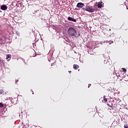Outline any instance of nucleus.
I'll return each mask as SVG.
<instances>
[{"label": "nucleus", "mask_w": 128, "mask_h": 128, "mask_svg": "<svg viewBox=\"0 0 128 128\" xmlns=\"http://www.w3.org/2000/svg\"><path fill=\"white\" fill-rule=\"evenodd\" d=\"M104 100L106 102H108V99L106 98L105 96H104Z\"/></svg>", "instance_id": "10"}, {"label": "nucleus", "mask_w": 128, "mask_h": 128, "mask_svg": "<svg viewBox=\"0 0 128 128\" xmlns=\"http://www.w3.org/2000/svg\"><path fill=\"white\" fill-rule=\"evenodd\" d=\"M128 78L126 79V78L125 80L126 82H128V77L127 76Z\"/></svg>", "instance_id": "16"}, {"label": "nucleus", "mask_w": 128, "mask_h": 128, "mask_svg": "<svg viewBox=\"0 0 128 128\" xmlns=\"http://www.w3.org/2000/svg\"><path fill=\"white\" fill-rule=\"evenodd\" d=\"M18 82V79L16 80V84H17Z\"/></svg>", "instance_id": "15"}, {"label": "nucleus", "mask_w": 128, "mask_h": 128, "mask_svg": "<svg viewBox=\"0 0 128 128\" xmlns=\"http://www.w3.org/2000/svg\"><path fill=\"white\" fill-rule=\"evenodd\" d=\"M86 12H94V8H91L90 6H88Z\"/></svg>", "instance_id": "2"}, {"label": "nucleus", "mask_w": 128, "mask_h": 128, "mask_svg": "<svg viewBox=\"0 0 128 128\" xmlns=\"http://www.w3.org/2000/svg\"><path fill=\"white\" fill-rule=\"evenodd\" d=\"M90 86H92L91 84H88V88H90Z\"/></svg>", "instance_id": "19"}, {"label": "nucleus", "mask_w": 128, "mask_h": 128, "mask_svg": "<svg viewBox=\"0 0 128 128\" xmlns=\"http://www.w3.org/2000/svg\"><path fill=\"white\" fill-rule=\"evenodd\" d=\"M109 30H112L110 29Z\"/></svg>", "instance_id": "24"}, {"label": "nucleus", "mask_w": 128, "mask_h": 128, "mask_svg": "<svg viewBox=\"0 0 128 128\" xmlns=\"http://www.w3.org/2000/svg\"><path fill=\"white\" fill-rule=\"evenodd\" d=\"M84 3L79 2L77 4L76 7L78 8H84Z\"/></svg>", "instance_id": "3"}, {"label": "nucleus", "mask_w": 128, "mask_h": 128, "mask_svg": "<svg viewBox=\"0 0 128 128\" xmlns=\"http://www.w3.org/2000/svg\"><path fill=\"white\" fill-rule=\"evenodd\" d=\"M122 71L124 72H126V69L125 68H122Z\"/></svg>", "instance_id": "12"}, {"label": "nucleus", "mask_w": 128, "mask_h": 128, "mask_svg": "<svg viewBox=\"0 0 128 128\" xmlns=\"http://www.w3.org/2000/svg\"><path fill=\"white\" fill-rule=\"evenodd\" d=\"M2 62V60L0 59V64Z\"/></svg>", "instance_id": "21"}, {"label": "nucleus", "mask_w": 128, "mask_h": 128, "mask_svg": "<svg viewBox=\"0 0 128 128\" xmlns=\"http://www.w3.org/2000/svg\"><path fill=\"white\" fill-rule=\"evenodd\" d=\"M80 68V66H78V64H74V65H73V68L74 69V70H78V68Z\"/></svg>", "instance_id": "7"}, {"label": "nucleus", "mask_w": 128, "mask_h": 128, "mask_svg": "<svg viewBox=\"0 0 128 128\" xmlns=\"http://www.w3.org/2000/svg\"><path fill=\"white\" fill-rule=\"evenodd\" d=\"M69 72H72V71H69Z\"/></svg>", "instance_id": "22"}, {"label": "nucleus", "mask_w": 128, "mask_h": 128, "mask_svg": "<svg viewBox=\"0 0 128 128\" xmlns=\"http://www.w3.org/2000/svg\"><path fill=\"white\" fill-rule=\"evenodd\" d=\"M68 34L72 38H78L80 36V32H78L76 28L72 27H70L68 28Z\"/></svg>", "instance_id": "1"}, {"label": "nucleus", "mask_w": 128, "mask_h": 128, "mask_svg": "<svg viewBox=\"0 0 128 128\" xmlns=\"http://www.w3.org/2000/svg\"><path fill=\"white\" fill-rule=\"evenodd\" d=\"M126 10H128V7L126 8Z\"/></svg>", "instance_id": "23"}, {"label": "nucleus", "mask_w": 128, "mask_h": 128, "mask_svg": "<svg viewBox=\"0 0 128 128\" xmlns=\"http://www.w3.org/2000/svg\"><path fill=\"white\" fill-rule=\"evenodd\" d=\"M82 10H86H86H88V7L82 8Z\"/></svg>", "instance_id": "9"}, {"label": "nucleus", "mask_w": 128, "mask_h": 128, "mask_svg": "<svg viewBox=\"0 0 128 128\" xmlns=\"http://www.w3.org/2000/svg\"><path fill=\"white\" fill-rule=\"evenodd\" d=\"M32 94H34V91L32 90Z\"/></svg>", "instance_id": "20"}, {"label": "nucleus", "mask_w": 128, "mask_h": 128, "mask_svg": "<svg viewBox=\"0 0 128 128\" xmlns=\"http://www.w3.org/2000/svg\"><path fill=\"white\" fill-rule=\"evenodd\" d=\"M108 44H114V41L112 40H110V43H108Z\"/></svg>", "instance_id": "11"}, {"label": "nucleus", "mask_w": 128, "mask_h": 128, "mask_svg": "<svg viewBox=\"0 0 128 128\" xmlns=\"http://www.w3.org/2000/svg\"><path fill=\"white\" fill-rule=\"evenodd\" d=\"M68 20H70V22H76V20L72 17H68Z\"/></svg>", "instance_id": "5"}, {"label": "nucleus", "mask_w": 128, "mask_h": 128, "mask_svg": "<svg viewBox=\"0 0 128 128\" xmlns=\"http://www.w3.org/2000/svg\"><path fill=\"white\" fill-rule=\"evenodd\" d=\"M78 72H80V70H78Z\"/></svg>", "instance_id": "25"}, {"label": "nucleus", "mask_w": 128, "mask_h": 128, "mask_svg": "<svg viewBox=\"0 0 128 128\" xmlns=\"http://www.w3.org/2000/svg\"><path fill=\"white\" fill-rule=\"evenodd\" d=\"M2 90H0V94H2Z\"/></svg>", "instance_id": "17"}, {"label": "nucleus", "mask_w": 128, "mask_h": 128, "mask_svg": "<svg viewBox=\"0 0 128 128\" xmlns=\"http://www.w3.org/2000/svg\"><path fill=\"white\" fill-rule=\"evenodd\" d=\"M122 79L120 80V84H122Z\"/></svg>", "instance_id": "18"}, {"label": "nucleus", "mask_w": 128, "mask_h": 128, "mask_svg": "<svg viewBox=\"0 0 128 128\" xmlns=\"http://www.w3.org/2000/svg\"><path fill=\"white\" fill-rule=\"evenodd\" d=\"M4 106V104L0 102V108H2Z\"/></svg>", "instance_id": "13"}, {"label": "nucleus", "mask_w": 128, "mask_h": 128, "mask_svg": "<svg viewBox=\"0 0 128 128\" xmlns=\"http://www.w3.org/2000/svg\"><path fill=\"white\" fill-rule=\"evenodd\" d=\"M124 128H128V125L125 124V125L124 126Z\"/></svg>", "instance_id": "14"}, {"label": "nucleus", "mask_w": 128, "mask_h": 128, "mask_svg": "<svg viewBox=\"0 0 128 128\" xmlns=\"http://www.w3.org/2000/svg\"><path fill=\"white\" fill-rule=\"evenodd\" d=\"M6 60H10V54L6 55Z\"/></svg>", "instance_id": "8"}, {"label": "nucleus", "mask_w": 128, "mask_h": 128, "mask_svg": "<svg viewBox=\"0 0 128 128\" xmlns=\"http://www.w3.org/2000/svg\"><path fill=\"white\" fill-rule=\"evenodd\" d=\"M0 8L2 10H8V6H6V5H2L1 6Z\"/></svg>", "instance_id": "4"}, {"label": "nucleus", "mask_w": 128, "mask_h": 128, "mask_svg": "<svg viewBox=\"0 0 128 128\" xmlns=\"http://www.w3.org/2000/svg\"><path fill=\"white\" fill-rule=\"evenodd\" d=\"M97 6L98 8H101L102 7V2H98Z\"/></svg>", "instance_id": "6"}]
</instances>
